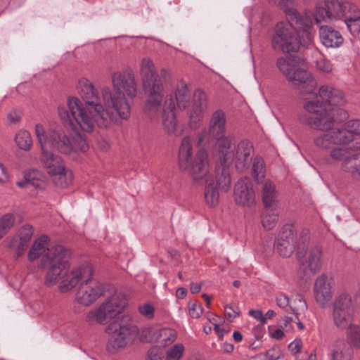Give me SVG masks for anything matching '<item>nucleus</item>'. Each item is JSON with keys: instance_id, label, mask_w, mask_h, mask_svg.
I'll return each mask as SVG.
<instances>
[{"instance_id": "nucleus-33", "label": "nucleus", "mask_w": 360, "mask_h": 360, "mask_svg": "<svg viewBox=\"0 0 360 360\" xmlns=\"http://www.w3.org/2000/svg\"><path fill=\"white\" fill-rule=\"evenodd\" d=\"M340 136H345L343 144L349 143L354 136L360 135V120H352L344 124L341 128H338Z\"/></svg>"}, {"instance_id": "nucleus-32", "label": "nucleus", "mask_w": 360, "mask_h": 360, "mask_svg": "<svg viewBox=\"0 0 360 360\" xmlns=\"http://www.w3.org/2000/svg\"><path fill=\"white\" fill-rule=\"evenodd\" d=\"M262 197L264 207H279L277 200L278 191L272 181L266 180L264 182L262 187Z\"/></svg>"}, {"instance_id": "nucleus-17", "label": "nucleus", "mask_w": 360, "mask_h": 360, "mask_svg": "<svg viewBox=\"0 0 360 360\" xmlns=\"http://www.w3.org/2000/svg\"><path fill=\"white\" fill-rule=\"evenodd\" d=\"M69 264L65 270L60 274L56 283L60 281L59 290L66 292L74 288L79 283L88 281L92 278L94 271L89 264H84L69 271Z\"/></svg>"}, {"instance_id": "nucleus-7", "label": "nucleus", "mask_w": 360, "mask_h": 360, "mask_svg": "<svg viewBox=\"0 0 360 360\" xmlns=\"http://www.w3.org/2000/svg\"><path fill=\"white\" fill-rule=\"evenodd\" d=\"M304 112L298 115L299 122L310 128L319 131L332 129L334 125V116L328 112L323 101H308L304 104Z\"/></svg>"}, {"instance_id": "nucleus-3", "label": "nucleus", "mask_w": 360, "mask_h": 360, "mask_svg": "<svg viewBox=\"0 0 360 360\" xmlns=\"http://www.w3.org/2000/svg\"><path fill=\"white\" fill-rule=\"evenodd\" d=\"M112 83L115 93L109 87H103L101 90L103 103L112 108L117 122L120 119L127 120L130 117L131 110L126 95L133 98L138 91L135 75L128 70L115 72L112 75Z\"/></svg>"}, {"instance_id": "nucleus-48", "label": "nucleus", "mask_w": 360, "mask_h": 360, "mask_svg": "<svg viewBox=\"0 0 360 360\" xmlns=\"http://www.w3.org/2000/svg\"><path fill=\"white\" fill-rule=\"evenodd\" d=\"M299 37V46H309L312 43V34L311 29H303L300 32H296Z\"/></svg>"}, {"instance_id": "nucleus-47", "label": "nucleus", "mask_w": 360, "mask_h": 360, "mask_svg": "<svg viewBox=\"0 0 360 360\" xmlns=\"http://www.w3.org/2000/svg\"><path fill=\"white\" fill-rule=\"evenodd\" d=\"M352 349L346 346L337 348L333 353V360H351Z\"/></svg>"}, {"instance_id": "nucleus-14", "label": "nucleus", "mask_w": 360, "mask_h": 360, "mask_svg": "<svg viewBox=\"0 0 360 360\" xmlns=\"http://www.w3.org/2000/svg\"><path fill=\"white\" fill-rule=\"evenodd\" d=\"M354 305L352 297L348 292H342L333 304L332 319L334 325L340 330L346 329L353 322Z\"/></svg>"}, {"instance_id": "nucleus-34", "label": "nucleus", "mask_w": 360, "mask_h": 360, "mask_svg": "<svg viewBox=\"0 0 360 360\" xmlns=\"http://www.w3.org/2000/svg\"><path fill=\"white\" fill-rule=\"evenodd\" d=\"M279 214V207H264L262 215V223L264 229L271 230L277 224Z\"/></svg>"}, {"instance_id": "nucleus-16", "label": "nucleus", "mask_w": 360, "mask_h": 360, "mask_svg": "<svg viewBox=\"0 0 360 360\" xmlns=\"http://www.w3.org/2000/svg\"><path fill=\"white\" fill-rule=\"evenodd\" d=\"M124 304L125 302L121 298L120 295H113L98 309L91 311L88 314L86 319L89 322L96 321L101 324H105L122 311Z\"/></svg>"}, {"instance_id": "nucleus-42", "label": "nucleus", "mask_w": 360, "mask_h": 360, "mask_svg": "<svg viewBox=\"0 0 360 360\" xmlns=\"http://www.w3.org/2000/svg\"><path fill=\"white\" fill-rule=\"evenodd\" d=\"M15 223V219L11 214H6L0 217V239L11 229Z\"/></svg>"}, {"instance_id": "nucleus-25", "label": "nucleus", "mask_w": 360, "mask_h": 360, "mask_svg": "<svg viewBox=\"0 0 360 360\" xmlns=\"http://www.w3.org/2000/svg\"><path fill=\"white\" fill-rule=\"evenodd\" d=\"M253 146L247 141H241L236 148L233 160H235L236 167L240 172H243L250 167L252 160Z\"/></svg>"}, {"instance_id": "nucleus-35", "label": "nucleus", "mask_w": 360, "mask_h": 360, "mask_svg": "<svg viewBox=\"0 0 360 360\" xmlns=\"http://www.w3.org/2000/svg\"><path fill=\"white\" fill-rule=\"evenodd\" d=\"M163 98H148L145 106L144 112L151 119H157L160 112L163 114V105H162Z\"/></svg>"}, {"instance_id": "nucleus-26", "label": "nucleus", "mask_w": 360, "mask_h": 360, "mask_svg": "<svg viewBox=\"0 0 360 360\" xmlns=\"http://www.w3.org/2000/svg\"><path fill=\"white\" fill-rule=\"evenodd\" d=\"M325 133H322L315 136L313 139V143L316 147L320 150H328L332 148L335 145H344L343 140H345V136H340L338 128L326 130Z\"/></svg>"}, {"instance_id": "nucleus-64", "label": "nucleus", "mask_w": 360, "mask_h": 360, "mask_svg": "<svg viewBox=\"0 0 360 360\" xmlns=\"http://www.w3.org/2000/svg\"><path fill=\"white\" fill-rule=\"evenodd\" d=\"M353 143V148L355 150H360V135L354 136V139L351 141Z\"/></svg>"}, {"instance_id": "nucleus-36", "label": "nucleus", "mask_w": 360, "mask_h": 360, "mask_svg": "<svg viewBox=\"0 0 360 360\" xmlns=\"http://www.w3.org/2000/svg\"><path fill=\"white\" fill-rule=\"evenodd\" d=\"M309 240L308 230H303L301 233L298 244L297 245L296 256L299 260L302 259L307 254Z\"/></svg>"}, {"instance_id": "nucleus-50", "label": "nucleus", "mask_w": 360, "mask_h": 360, "mask_svg": "<svg viewBox=\"0 0 360 360\" xmlns=\"http://www.w3.org/2000/svg\"><path fill=\"white\" fill-rule=\"evenodd\" d=\"M328 112L334 116V123L342 122L348 117L347 111L342 108L328 109Z\"/></svg>"}, {"instance_id": "nucleus-1", "label": "nucleus", "mask_w": 360, "mask_h": 360, "mask_svg": "<svg viewBox=\"0 0 360 360\" xmlns=\"http://www.w3.org/2000/svg\"><path fill=\"white\" fill-rule=\"evenodd\" d=\"M79 93L84 101L76 97H70L66 105L59 106L58 115L64 126L79 135V130L91 132L94 124L100 128H107L111 122H117L112 108L101 104L98 90L86 78L79 80Z\"/></svg>"}, {"instance_id": "nucleus-27", "label": "nucleus", "mask_w": 360, "mask_h": 360, "mask_svg": "<svg viewBox=\"0 0 360 360\" xmlns=\"http://www.w3.org/2000/svg\"><path fill=\"white\" fill-rule=\"evenodd\" d=\"M287 15L288 22L290 29L300 32L303 29H311L312 20L311 15L305 13L304 15L298 13L295 8H284Z\"/></svg>"}, {"instance_id": "nucleus-59", "label": "nucleus", "mask_w": 360, "mask_h": 360, "mask_svg": "<svg viewBox=\"0 0 360 360\" xmlns=\"http://www.w3.org/2000/svg\"><path fill=\"white\" fill-rule=\"evenodd\" d=\"M9 179L7 169L4 165L0 164V182H6Z\"/></svg>"}, {"instance_id": "nucleus-31", "label": "nucleus", "mask_w": 360, "mask_h": 360, "mask_svg": "<svg viewBox=\"0 0 360 360\" xmlns=\"http://www.w3.org/2000/svg\"><path fill=\"white\" fill-rule=\"evenodd\" d=\"M322 247L318 244H313L309 250V255L307 259V264L309 270L313 274L320 271L322 266Z\"/></svg>"}, {"instance_id": "nucleus-37", "label": "nucleus", "mask_w": 360, "mask_h": 360, "mask_svg": "<svg viewBox=\"0 0 360 360\" xmlns=\"http://www.w3.org/2000/svg\"><path fill=\"white\" fill-rule=\"evenodd\" d=\"M347 340L350 345L360 347V326L352 323L347 328Z\"/></svg>"}, {"instance_id": "nucleus-45", "label": "nucleus", "mask_w": 360, "mask_h": 360, "mask_svg": "<svg viewBox=\"0 0 360 360\" xmlns=\"http://www.w3.org/2000/svg\"><path fill=\"white\" fill-rule=\"evenodd\" d=\"M24 178L30 186L37 188L42 181V174L37 169H30L25 172Z\"/></svg>"}, {"instance_id": "nucleus-4", "label": "nucleus", "mask_w": 360, "mask_h": 360, "mask_svg": "<svg viewBox=\"0 0 360 360\" xmlns=\"http://www.w3.org/2000/svg\"><path fill=\"white\" fill-rule=\"evenodd\" d=\"M312 15L317 25L343 18L349 28L352 22H357L358 25H360V11L354 4L347 1L325 0L319 2Z\"/></svg>"}, {"instance_id": "nucleus-11", "label": "nucleus", "mask_w": 360, "mask_h": 360, "mask_svg": "<svg viewBox=\"0 0 360 360\" xmlns=\"http://www.w3.org/2000/svg\"><path fill=\"white\" fill-rule=\"evenodd\" d=\"M35 134L41 150L50 149L69 154L73 150L70 139L62 130H51L46 133L43 126L37 124L35 126Z\"/></svg>"}, {"instance_id": "nucleus-49", "label": "nucleus", "mask_w": 360, "mask_h": 360, "mask_svg": "<svg viewBox=\"0 0 360 360\" xmlns=\"http://www.w3.org/2000/svg\"><path fill=\"white\" fill-rule=\"evenodd\" d=\"M160 336L165 344H169L176 340V333L171 328H163L160 330Z\"/></svg>"}, {"instance_id": "nucleus-43", "label": "nucleus", "mask_w": 360, "mask_h": 360, "mask_svg": "<svg viewBox=\"0 0 360 360\" xmlns=\"http://www.w3.org/2000/svg\"><path fill=\"white\" fill-rule=\"evenodd\" d=\"M265 166L263 159L261 157H255L253 160L252 173L256 181H259L264 177Z\"/></svg>"}, {"instance_id": "nucleus-10", "label": "nucleus", "mask_w": 360, "mask_h": 360, "mask_svg": "<svg viewBox=\"0 0 360 360\" xmlns=\"http://www.w3.org/2000/svg\"><path fill=\"white\" fill-rule=\"evenodd\" d=\"M142 89L148 98H164L163 81L150 58H143L140 64Z\"/></svg>"}, {"instance_id": "nucleus-20", "label": "nucleus", "mask_w": 360, "mask_h": 360, "mask_svg": "<svg viewBox=\"0 0 360 360\" xmlns=\"http://www.w3.org/2000/svg\"><path fill=\"white\" fill-rule=\"evenodd\" d=\"M103 295H104L103 286L96 284L91 278L79 285L77 300L79 304L87 307Z\"/></svg>"}, {"instance_id": "nucleus-9", "label": "nucleus", "mask_w": 360, "mask_h": 360, "mask_svg": "<svg viewBox=\"0 0 360 360\" xmlns=\"http://www.w3.org/2000/svg\"><path fill=\"white\" fill-rule=\"evenodd\" d=\"M277 67L288 80L302 89L304 94L314 93L316 86V80L307 70L299 68L292 57L279 58Z\"/></svg>"}, {"instance_id": "nucleus-18", "label": "nucleus", "mask_w": 360, "mask_h": 360, "mask_svg": "<svg viewBox=\"0 0 360 360\" xmlns=\"http://www.w3.org/2000/svg\"><path fill=\"white\" fill-rule=\"evenodd\" d=\"M226 131V117L221 110L214 111L210 120L209 125L198 136V144H207L225 135Z\"/></svg>"}, {"instance_id": "nucleus-60", "label": "nucleus", "mask_w": 360, "mask_h": 360, "mask_svg": "<svg viewBox=\"0 0 360 360\" xmlns=\"http://www.w3.org/2000/svg\"><path fill=\"white\" fill-rule=\"evenodd\" d=\"M8 120L11 123H15L20 120V115L16 111H11L7 115Z\"/></svg>"}, {"instance_id": "nucleus-6", "label": "nucleus", "mask_w": 360, "mask_h": 360, "mask_svg": "<svg viewBox=\"0 0 360 360\" xmlns=\"http://www.w3.org/2000/svg\"><path fill=\"white\" fill-rule=\"evenodd\" d=\"M190 101L191 94L184 82H180L176 85L174 94L166 96L163 103L162 125L168 134H174L176 131V103L180 109H186Z\"/></svg>"}, {"instance_id": "nucleus-53", "label": "nucleus", "mask_w": 360, "mask_h": 360, "mask_svg": "<svg viewBox=\"0 0 360 360\" xmlns=\"http://www.w3.org/2000/svg\"><path fill=\"white\" fill-rule=\"evenodd\" d=\"M139 312L146 316L148 319H151L153 317L154 314V308L150 304H144L139 307Z\"/></svg>"}, {"instance_id": "nucleus-41", "label": "nucleus", "mask_w": 360, "mask_h": 360, "mask_svg": "<svg viewBox=\"0 0 360 360\" xmlns=\"http://www.w3.org/2000/svg\"><path fill=\"white\" fill-rule=\"evenodd\" d=\"M290 308L292 311V313H291L292 316L286 314L279 321V326L287 333L292 330V323L298 320V313L292 307Z\"/></svg>"}, {"instance_id": "nucleus-5", "label": "nucleus", "mask_w": 360, "mask_h": 360, "mask_svg": "<svg viewBox=\"0 0 360 360\" xmlns=\"http://www.w3.org/2000/svg\"><path fill=\"white\" fill-rule=\"evenodd\" d=\"M179 169L188 174L195 182L202 181L208 176L209 163L207 153L200 149L193 157V149L189 136L184 137L181 143L178 155Z\"/></svg>"}, {"instance_id": "nucleus-57", "label": "nucleus", "mask_w": 360, "mask_h": 360, "mask_svg": "<svg viewBox=\"0 0 360 360\" xmlns=\"http://www.w3.org/2000/svg\"><path fill=\"white\" fill-rule=\"evenodd\" d=\"M249 314L255 319L259 321L262 325L266 323V318L263 316L262 311L252 309L249 311Z\"/></svg>"}, {"instance_id": "nucleus-2", "label": "nucleus", "mask_w": 360, "mask_h": 360, "mask_svg": "<svg viewBox=\"0 0 360 360\" xmlns=\"http://www.w3.org/2000/svg\"><path fill=\"white\" fill-rule=\"evenodd\" d=\"M49 237L46 235L36 239L30 249L27 257L29 261L33 262L41 257V266L43 269H47L45 283L53 285L56 283L63 271L68 267L70 252L60 245L49 248Z\"/></svg>"}, {"instance_id": "nucleus-54", "label": "nucleus", "mask_w": 360, "mask_h": 360, "mask_svg": "<svg viewBox=\"0 0 360 360\" xmlns=\"http://www.w3.org/2000/svg\"><path fill=\"white\" fill-rule=\"evenodd\" d=\"M189 313L191 317L199 318L202 313V308L200 305L193 304L189 310Z\"/></svg>"}, {"instance_id": "nucleus-30", "label": "nucleus", "mask_w": 360, "mask_h": 360, "mask_svg": "<svg viewBox=\"0 0 360 360\" xmlns=\"http://www.w3.org/2000/svg\"><path fill=\"white\" fill-rule=\"evenodd\" d=\"M218 148L221 165H229L233 161V139L225 135L219 139H214Z\"/></svg>"}, {"instance_id": "nucleus-46", "label": "nucleus", "mask_w": 360, "mask_h": 360, "mask_svg": "<svg viewBox=\"0 0 360 360\" xmlns=\"http://www.w3.org/2000/svg\"><path fill=\"white\" fill-rule=\"evenodd\" d=\"M276 248L281 256L283 257H288L295 250V245L278 240Z\"/></svg>"}, {"instance_id": "nucleus-55", "label": "nucleus", "mask_w": 360, "mask_h": 360, "mask_svg": "<svg viewBox=\"0 0 360 360\" xmlns=\"http://www.w3.org/2000/svg\"><path fill=\"white\" fill-rule=\"evenodd\" d=\"M302 347L301 340L295 339L288 345L289 349L294 354H296L300 352Z\"/></svg>"}, {"instance_id": "nucleus-21", "label": "nucleus", "mask_w": 360, "mask_h": 360, "mask_svg": "<svg viewBox=\"0 0 360 360\" xmlns=\"http://www.w3.org/2000/svg\"><path fill=\"white\" fill-rule=\"evenodd\" d=\"M33 235L32 226L30 224L22 226L15 235L13 236L9 243V248L16 258L22 256L29 246Z\"/></svg>"}, {"instance_id": "nucleus-63", "label": "nucleus", "mask_w": 360, "mask_h": 360, "mask_svg": "<svg viewBox=\"0 0 360 360\" xmlns=\"http://www.w3.org/2000/svg\"><path fill=\"white\" fill-rule=\"evenodd\" d=\"M271 336L274 339L281 340L284 336V333L281 329H277L272 333Z\"/></svg>"}, {"instance_id": "nucleus-38", "label": "nucleus", "mask_w": 360, "mask_h": 360, "mask_svg": "<svg viewBox=\"0 0 360 360\" xmlns=\"http://www.w3.org/2000/svg\"><path fill=\"white\" fill-rule=\"evenodd\" d=\"M15 141L17 146L20 149L25 150H30L32 144V139L30 134L25 130L19 131L15 136Z\"/></svg>"}, {"instance_id": "nucleus-40", "label": "nucleus", "mask_w": 360, "mask_h": 360, "mask_svg": "<svg viewBox=\"0 0 360 360\" xmlns=\"http://www.w3.org/2000/svg\"><path fill=\"white\" fill-rule=\"evenodd\" d=\"M314 56L316 58V67L318 70L327 73L332 71L333 65L321 53L316 51Z\"/></svg>"}, {"instance_id": "nucleus-39", "label": "nucleus", "mask_w": 360, "mask_h": 360, "mask_svg": "<svg viewBox=\"0 0 360 360\" xmlns=\"http://www.w3.org/2000/svg\"><path fill=\"white\" fill-rule=\"evenodd\" d=\"M296 231L292 225H285L279 233L278 240L295 245Z\"/></svg>"}, {"instance_id": "nucleus-22", "label": "nucleus", "mask_w": 360, "mask_h": 360, "mask_svg": "<svg viewBox=\"0 0 360 360\" xmlns=\"http://www.w3.org/2000/svg\"><path fill=\"white\" fill-rule=\"evenodd\" d=\"M234 200L243 206H250L255 202V192L250 178L243 177L238 180L234 187Z\"/></svg>"}, {"instance_id": "nucleus-15", "label": "nucleus", "mask_w": 360, "mask_h": 360, "mask_svg": "<svg viewBox=\"0 0 360 360\" xmlns=\"http://www.w3.org/2000/svg\"><path fill=\"white\" fill-rule=\"evenodd\" d=\"M271 45L275 51L283 53L296 52L299 49V41L290 25L285 22H278L271 38Z\"/></svg>"}, {"instance_id": "nucleus-23", "label": "nucleus", "mask_w": 360, "mask_h": 360, "mask_svg": "<svg viewBox=\"0 0 360 360\" xmlns=\"http://www.w3.org/2000/svg\"><path fill=\"white\" fill-rule=\"evenodd\" d=\"M207 96L202 90H196L193 94V106L189 112L190 127L192 129L199 127L202 118V112L207 108Z\"/></svg>"}, {"instance_id": "nucleus-56", "label": "nucleus", "mask_w": 360, "mask_h": 360, "mask_svg": "<svg viewBox=\"0 0 360 360\" xmlns=\"http://www.w3.org/2000/svg\"><path fill=\"white\" fill-rule=\"evenodd\" d=\"M276 303L277 305L281 308H285L288 307L289 304L288 297L284 294H279L276 297Z\"/></svg>"}, {"instance_id": "nucleus-29", "label": "nucleus", "mask_w": 360, "mask_h": 360, "mask_svg": "<svg viewBox=\"0 0 360 360\" xmlns=\"http://www.w3.org/2000/svg\"><path fill=\"white\" fill-rule=\"evenodd\" d=\"M319 37L322 44L326 47L336 48L340 46L344 39L342 34L328 25H319Z\"/></svg>"}, {"instance_id": "nucleus-12", "label": "nucleus", "mask_w": 360, "mask_h": 360, "mask_svg": "<svg viewBox=\"0 0 360 360\" xmlns=\"http://www.w3.org/2000/svg\"><path fill=\"white\" fill-rule=\"evenodd\" d=\"M41 160L46 169L47 172L51 175L54 184L60 188L69 186L72 180V173L65 168L61 158L54 155L49 150H41Z\"/></svg>"}, {"instance_id": "nucleus-28", "label": "nucleus", "mask_w": 360, "mask_h": 360, "mask_svg": "<svg viewBox=\"0 0 360 360\" xmlns=\"http://www.w3.org/2000/svg\"><path fill=\"white\" fill-rule=\"evenodd\" d=\"M319 94L326 105H343L346 102L343 92L330 86L323 85L321 86Z\"/></svg>"}, {"instance_id": "nucleus-19", "label": "nucleus", "mask_w": 360, "mask_h": 360, "mask_svg": "<svg viewBox=\"0 0 360 360\" xmlns=\"http://www.w3.org/2000/svg\"><path fill=\"white\" fill-rule=\"evenodd\" d=\"M330 157L335 161H342V169L351 173L354 177L360 175V153L350 154L346 148H331Z\"/></svg>"}, {"instance_id": "nucleus-51", "label": "nucleus", "mask_w": 360, "mask_h": 360, "mask_svg": "<svg viewBox=\"0 0 360 360\" xmlns=\"http://www.w3.org/2000/svg\"><path fill=\"white\" fill-rule=\"evenodd\" d=\"M224 309L225 314L231 319H235L240 315V309L235 304H226L224 307Z\"/></svg>"}, {"instance_id": "nucleus-52", "label": "nucleus", "mask_w": 360, "mask_h": 360, "mask_svg": "<svg viewBox=\"0 0 360 360\" xmlns=\"http://www.w3.org/2000/svg\"><path fill=\"white\" fill-rule=\"evenodd\" d=\"M148 360H162V352L160 347L155 346L151 347L147 354Z\"/></svg>"}, {"instance_id": "nucleus-13", "label": "nucleus", "mask_w": 360, "mask_h": 360, "mask_svg": "<svg viewBox=\"0 0 360 360\" xmlns=\"http://www.w3.org/2000/svg\"><path fill=\"white\" fill-rule=\"evenodd\" d=\"M228 165H221V167L217 169L216 180L212 178V174L209 169L208 176L204 177L202 180L206 183L205 190V199L210 206H215L219 202L218 188L226 192L231 185V177Z\"/></svg>"}, {"instance_id": "nucleus-44", "label": "nucleus", "mask_w": 360, "mask_h": 360, "mask_svg": "<svg viewBox=\"0 0 360 360\" xmlns=\"http://www.w3.org/2000/svg\"><path fill=\"white\" fill-rule=\"evenodd\" d=\"M184 352V346L177 343L171 347L166 352L165 360H180Z\"/></svg>"}, {"instance_id": "nucleus-24", "label": "nucleus", "mask_w": 360, "mask_h": 360, "mask_svg": "<svg viewBox=\"0 0 360 360\" xmlns=\"http://www.w3.org/2000/svg\"><path fill=\"white\" fill-rule=\"evenodd\" d=\"M331 284V278L326 274H321L316 279L314 287V297L316 302L321 307H324L332 298Z\"/></svg>"}, {"instance_id": "nucleus-61", "label": "nucleus", "mask_w": 360, "mask_h": 360, "mask_svg": "<svg viewBox=\"0 0 360 360\" xmlns=\"http://www.w3.org/2000/svg\"><path fill=\"white\" fill-rule=\"evenodd\" d=\"M201 290V284L198 283H192L191 284L190 290L191 293L196 294L199 292Z\"/></svg>"}, {"instance_id": "nucleus-8", "label": "nucleus", "mask_w": 360, "mask_h": 360, "mask_svg": "<svg viewBox=\"0 0 360 360\" xmlns=\"http://www.w3.org/2000/svg\"><path fill=\"white\" fill-rule=\"evenodd\" d=\"M106 332L112 334L107 345L108 350L114 353L133 343L139 330L133 325L129 316H122L111 322L106 328Z\"/></svg>"}, {"instance_id": "nucleus-62", "label": "nucleus", "mask_w": 360, "mask_h": 360, "mask_svg": "<svg viewBox=\"0 0 360 360\" xmlns=\"http://www.w3.org/2000/svg\"><path fill=\"white\" fill-rule=\"evenodd\" d=\"M292 5L291 0H281L280 1V6L284 11V8H292L290 6Z\"/></svg>"}, {"instance_id": "nucleus-58", "label": "nucleus", "mask_w": 360, "mask_h": 360, "mask_svg": "<svg viewBox=\"0 0 360 360\" xmlns=\"http://www.w3.org/2000/svg\"><path fill=\"white\" fill-rule=\"evenodd\" d=\"M316 356L314 352H311L309 354L306 352L304 353H301L300 355L296 356V360H316Z\"/></svg>"}]
</instances>
